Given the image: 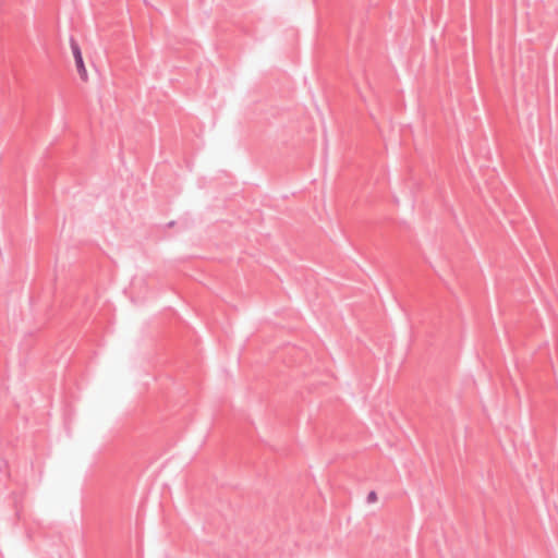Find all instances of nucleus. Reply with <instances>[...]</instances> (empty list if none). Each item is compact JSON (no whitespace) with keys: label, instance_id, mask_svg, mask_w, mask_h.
<instances>
[{"label":"nucleus","instance_id":"f03ea898","mask_svg":"<svg viewBox=\"0 0 558 558\" xmlns=\"http://www.w3.org/2000/svg\"><path fill=\"white\" fill-rule=\"evenodd\" d=\"M369 498H371V499H375V498H376L375 494H374V493H371V494H369Z\"/></svg>","mask_w":558,"mask_h":558},{"label":"nucleus","instance_id":"f257e3e1","mask_svg":"<svg viewBox=\"0 0 558 558\" xmlns=\"http://www.w3.org/2000/svg\"><path fill=\"white\" fill-rule=\"evenodd\" d=\"M72 52H73V57L75 59L77 72H78L80 76L82 77V80L86 81L87 76H88L87 70L84 64L81 49L76 44L72 45Z\"/></svg>","mask_w":558,"mask_h":558}]
</instances>
